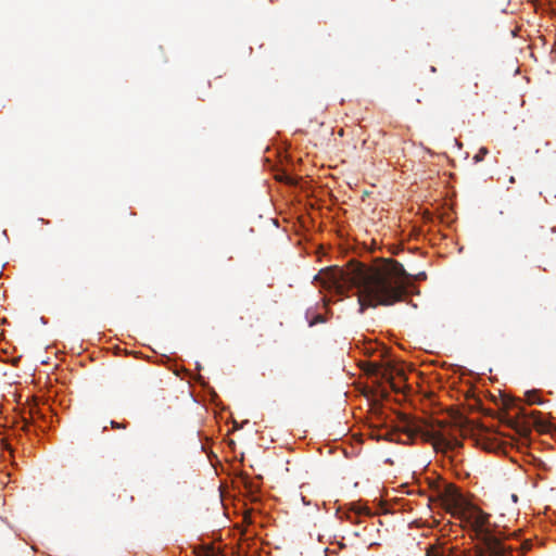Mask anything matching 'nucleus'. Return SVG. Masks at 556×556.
Here are the masks:
<instances>
[{
    "instance_id": "obj_1",
    "label": "nucleus",
    "mask_w": 556,
    "mask_h": 556,
    "mask_svg": "<svg viewBox=\"0 0 556 556\" xmlns=\"http://www.w3.org/2000/svg\"><path fill=\"white\" fill-rule=\"evenodd\" d=\"M404 275V266L393 258H388L372 266L351 262L346 269L338 266L328 267L320 270L315 280L339 294L356 288L359 312L364 313L367 307L397 303L404 290L401 282Z\"/></svg>"
},
{
    "instance_id": "obj_2",
    "label": "nucleus",
    "mask_w": 556,
    "mask_h": 556,
    "mask_svg": "<svg viewBox=\"0 0 556 556\" xmlns=\"http://www.w3.org/2000/svg\"><path fill=\"white\" fill-rule=\"evenodd\" d=\"M421 437L424 441L431 442L437 451L446 452L462 446L460 441L444 429L422 431Z\"/></svg>"
},
{
    "instance_id": "obj_3",
    "label": "nucleus",
    "mask_w": 556,
    "mask_h": 556,
    "mask_svg": "<svg viewBox=\"0 0 556 556\" xmlns=\"http://www.w3.org/2000/svg\"><path fill=\"white\" fill-rule=\"evenodd\" d=\"M464 519L470 525L479 539L491 534L488 529L490 515L477 506H470L464 511Z\"/></svg>"
},
{
    "instance_id": "obj_4",
    "label": "nucleus",
    "mask_w": 556,
    "mask_h": 556,
    "mask_svg": "<svg viewBox=\"0 0 556 556\" xmlns=\"http://www.w3.org/2000/svg\"><path fill=\"white\" fill-rule=\"evenodd\" d=\"M483 544L485 545L486 552L490 556H502L506 554L505 546L501 543V541L491 534H485L484 538L481 539Z\"/></svg>"
},
{
    "instance_id": "obj_5",
    "label": "nucleus",
    "mask_w": 556,
    "mask_h": 556,
    "mask_svg": "<svg viewBox=\"0 0 556 556\" xmlns=\"http://www.w3.org/2000/svg\"><path fill=\"white\" fill-rule=\"evenodd\" d=\"M440 496L447 509L455 507L460 498V494L453 484H446Z\"/></svg>"
},
{
    "instance_id": "obj_6",
    "label": "nucleus",
    "mask_w": 556,
    "mask_h": 556,
    "mask_svg": "<svg viewBox=\"0 0 556 556\" xmlns=\"http://www.w3.org/2000/svg\"><path fill=\"white\" fill-rule=\"evenodd\" d=\"M404 271H405V275H404V277H403L402 281H401L403 287H404L403 288L404 290H403V294H402L401 299L397 302L403 301L404 298L407 295L408 289L413 286V281H415V280H425L427 278V275H426L425 271H421V273H419L417 275L408 274L405 269H404Z\"/></svg>"
},
{
    "instance_id": "obj_7",
    "label": "nucleus",
    "mask_w": 556,
    "mask_h": 556,
    "mask_svg": "<svg viewBox=\"0 0 556 556\" xmlns=\"http://www.w3.org/2000/svg\"><path fill=\"white\" fill-rule=\"evenodd\" d=\"M488 153H489L488 148L481 147L479 149V151L472 157L473 162L475 163H479V162L483 161V159L488 155Z\"/></svg>"
},
{
    "instance_id": "obj_8",
    "label": "nucleus",
    "mask_w": 556,
    "mask_h": 556,
    "mask_svg": "<svg viewBox=\"0 0 556 556\" xmlns=\"http://www.w3.org/2000/svg\"><path fill=\"white\" fill-rule=\"evenodd\" d=\"M527 401L530 405L541 404V400L535 391H529L526 393Z\"/></svg>"
},
{
    "instance_id": "obj_9",
    "label": "nucleus",
    "mask_w": 556,
    "mask_h": 556,
    "mask_svg": "<svg viewBox=\"0 0 556 556\" xmlns=\"http://www.w3.org/2000/svg\"><path fill=\"white\" fill-rule=\"evenodd\" d=\"M197 556H218L213 548L201 547L197 551Z\"/></svg>"
},
{
    "instance_id": "obj_10",
    "label": "nucleus",
    "mask_w": 556,
    "mask_h": 556,
    "mask_svg": "<svg viewBox=\"0 0 556 556\" xmlns=\"http://www.w3.org/2000/svg\"><path fill=\"white\" fill-rule=\"evenodd\" d=\"M426 556H445L443 553L439 552L434 546H429L426 552Z\"/></svg>"
},
{
    "instance_id": "obj_11",
    "label": "nucleus",
    "mask_w": 556,
    "mask_h": 556,
    "mask_svg": "<svg viewBox=\"0 0 556 556\" xmlns=\"http://www.w3.org/2000/svg\"><path fill=\"white\" fill-rule=\"evenodd\" d=\"M111 426L114 429H126V427H127L126 424H121V422H117V421H114V420L111 421Z\"/></svg>"
},
{
    "instance_id": "obj_12",
    "label": "nucleus",
    "mask_w": 556,
    "mask_h": 556,
    "mask_svg": "<svg viewBox=\"0 0 556 556\" xmlns=\"http://www.w3.org/2000/svg\"><path fill=\"white\" fill-rule=\"evenodd\" d=\"M325 319L321 315H316V317L309 323V326H313L317 323H324Z\"/></svg>"
},
{
    "instance_id": "obj_13",
    "label": "nucleus",
    "mask_w": 556,
    "mask_h": 556,
    "mask_svg": "<svg viewBox=\"0 0 556 556\" xmlns=\"http://www.w3.org/2000/svg\"><path fill=\"white\" fill-rule=\"evenodd\" d=\"M383 439L387 441H393L392 434L390 432H386L384 434L378 435V440Z\"/></svg>"
},
{
    "instance_id": "obj_14",
    "label": "nucleus",
    "mask_w": 556,
    "mask_h": 556,
    "mask_svg": "<svg viewBox=\"0 0 556 556\" xmlns=\"http://www.w3.org/2000/svg\"><path fill=\"white\" fill-rule=\"evenodd\" d=\"M404 432L408 435V437H413L416 434V430L412 429L410 427H407Z\"/></svg>"
},
{
    "instance_id": "obj_15",
    "label": "nucleus",
    "mask_w": 556,
    "mask_h": 556,
    "mask_svg": "<svg viewBox=\"0 0 556 556\" xmlns=\"http://www.w3.org/2000/svg\"><path fill=\"white\" fill-rule=\"evenodd\" d=\"M510 34H511L513 36H516V35H517V30H516V29H513V30H510Z\"/></svg>"
},
{
    "instance_id": "obj_16",
    "label": "nucleus",
    "mask_w": 556,
    "mask_h": 556,
    "mask_svg": "<svg viewBox=\"0 0 556 556\" xmlns=\"http://www.w3.org/2000/svg\"><path fill=\"white\" fill-rule=\"evenodd\" d=\"M538 39H540L541 41H543V42H544V40H545V37H543V36H540V37H538Z\"/></svg>"
},
{
    "instance_id": "obj_17",
    "label": "nucleus",
    "mask_w": 556,
    "mask_h": 556,
    "mask_svg": "<svg viewBox=\"0 0 556 556\" xmlns=\"http://www.w3.org/2000/svg\"><path fill=\"white\" fill-rule=\"evenodd\" d=\"M545 146H546V147H549V146H551V142H549V141H546V142H545Z\"/></svg>"
}]
</instances>
